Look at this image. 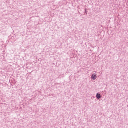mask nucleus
I'll return each mask as SVG.
<instances>
[{"mask_svg": "<svg viewBox=\"0 0 128 128\" xmlns=\"http://www.w3.org/2000/svg\"><path fill=\"white\" fill-rule=\"evenodd\" d=\"M96 98H98V100H100V94H98L96 95Z\"/></svg>", "mask_w": 128, "mask_h": 128, "instance_id": "f03ea898", "label": "nucleus"}, {"mask_svg": "<svg viewBox=\"0 0 128 128\" xmlns=\"http://www.w3.org/2000/svg\"><path fill=\"white\" fill-rule=\"evenodd\" d=\"M92 78L93 80H96L98 78V76H96V74H93L92 76Z\"/></svg>", "mask_w": 128, "mask_h": 128, "instance_id": "f257e3e1", "label": "nucleus"}]
</instances>
